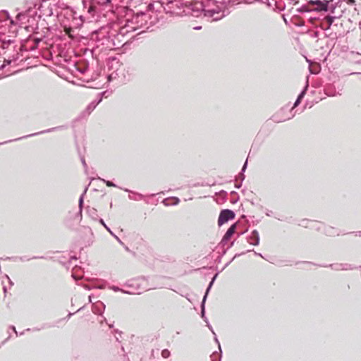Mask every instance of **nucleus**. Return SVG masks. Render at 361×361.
Masks as SVG:
<instances>
[{"label":"nucleus","mask_w":361,"mask_h":361,"mask_svg":"<svg viewBox=\"0 0 361 361\" xmlns=\"http://www.w3.org/2000/svg\"><path fill=\"white\" fill-rule=\"evenodd\" d=\"M82 164H83V165H84V166H85V165H86V163H85V159H82Z\"/></svg>","instance_id":"nucleus-31"},{"label":"nucleus","mask_w":361,"mask_h":361,"mask_svg":"<svg viewBox=\"0 0 361 361\" xmlns=\"http://www.w3.org/2000/svg\"><path fill=\"white\" fill-rule=\"evenodd\" d=\"M256 255H257L256 252H255ZM260 257H262V254H258Z\"/></svg>","instance_id":"nucleus-40"},{"label":"nucleus","mask_w":361,"mask_h":361,"mask_svg":"<svg viewBox=\"0 0 361 361\" xmlns=\"http://www.w3.org/2000/svg\"><path fill=\"white\" fill-rule=\"evenodd\" d=\"M99 222L101 223V224L102 226H104V227L111 234V235H114V233L111 231V229L105 224L104 220L102 219H101L99 220Z\"/></svg>","instance_id":"nucleus-17"},{"label":"nucleus","mask_w":361,"mask_h":361,"mask_svg":"<svg viewBox=\"0 0 361 361\" xmlns=\"http://www.w3.org/2000/svg\"><path fill=\"white\" fill-rule=\"evenodd\" d=\"M326 94H327L328 96L334 97V96H336L337 94L341 95V93L338 92V93L336 94V93H333V92H332V91H330V92H329V91H328V90H327V92H326Z\"/></svg>","instance_id":"nucleus-22"},{"label":"nucleus","mask_w":361,"mask_h":361,"mask_svg":"<svg viewBox=\"0 0 361 361\" xmlns=\"http://www.w3.org/2000/svg\"><path fill=\"white\" fill-rule=\"evenodd\" d=\"M89 302H92L91 296H89Z\"/></svg>","instance_id":"nucleus-37"},{"label":"nucleus","mask_w":361,"mask_h":361,"mask_svg":"<svg viewBox=\"0 0 361 361\" xmlns=\"http://www.w3.org/2000/svg\"><path fill=\"white\" fill-rule=\"evenodd\" d=\"M247 241L250 244L253 245H257L259 243V233L254 230L251 232V233L247 237Z\"/></svg>","instance_id":"nucleus-5"},{"label":"nucleus","mask_w":361,"mask_h":361,"mask_svg":"<svg viewBox=\"0 0 361 361\" xmlns=\"http://www.w3.org/2000/svg\"><path fill=\"white\" fill-rule=\"evenodd\" d=\"M203 17L207 21H216L225 16V11L218 5H208L202 9Z\"/></svg>","instance_id":"nucleus-2"},{"label":"nucleus","mask_w":361,"mask_h":361,"mask_svg":"<svg viewBox=\"0 0 361 361\" xmlns=\"http://www.w3.org/2000/svg\"><path fill=\"white\" fill-rule=\"evenodd\" d=\"M235 228H236V225L233 224L227 230L226 233H225L224 236L223 237L222 241L226 242V241L228 240L231 238V237L232 236V235L235 233Z\"/></svg>","instance_id":"nucleus-10"},{"label":"nucleus","mask_w":361,"mask_h":361,"mask_svg":"<svg viewBox=\"0 0 361 361\" xmlns=\"http://www.w3.org/2000/svg\"><path fill=\"white\" fill-rule=\"evenodd\" d=\"M301 11H305V12H307V11H309V10H308V9H307V8H306V7H305V6H304V7H302V8H301Z\"/></svg>","instance_id":"nucleus-25"},{"label":"nucleus","mask_w":361,"mask_h":361,"mask_svg":"<svg viewBox=\"0 0 361 361\" xmlns=\"http://www.w3.org/2000/svg\"><path fill=\"white\" fill-rule=\"evenodd\" d=\"M6 279L8 280V281L11 283V281L8 276H6Z\"/></svg>","instance_id":"nucleus-34"},{"label":"nucleus","mask_w":361,"mask_h":361,"mask_svg":"<svg viewBox=\"0 0 361 361\" xmlns=\"http://www.w3.org/2000/svg\"><path fill=\"white\" fill-rule=\"evenodd\" d=\"M329 2V0H325V1L317 0V1H314L313 3L318 6L317 8V10L327 11Z\"/></svg>","instance_id":"nucleus-8"},{"label":"nucleus","mask_w":361,"mask_h":361,"mask_svg":"<svg viewBox=\"0 0 361 361\" xmlns=\"http://www.w3.org/2000/svg\"><path fill=\"white\" fill-rule=\"evenodd\" d=\"M307 87H308V82L307 81L306 85H305V88L300 92V94L298 95L295 102L294 103L293 107L297 106L300 104V100L304 97V96L305 94V92H306V90H307Z\"/></svg>","instance_id":"nucleus-11"},{"label":"nucleus","mask_w":361,"mask_h":361,"mask_svg":"<svg viewBox=\"0 0 361 361\" xmlns=\"http://www.w3.org/2000/svg\"><path fill=\"white\" fill-rule=\"evenodd\" d=\"M161 355L163 357L167 358L170 355V352L168 350L165 349V350H162Z\"/></svg>","instance_id":"nucleus-18"},{"label":"nucleus","mask_w":361,"mask_h":361,"mask_svg":"<svg viewBox=\"0 0 361 361\" xmlns=\"http://www.w3.org/2000/svg\"><path fill=\"white\" fill-rule=\"evenodd\" d=\"M137 196L138 197V199L140 200L142 198V195L140 194H137Z\"/></svg>","instance_id":"nucleus-28"},{"label":"nucleus","mask_w":361,"mask_h":361,"mask_svg":"<svg viewBox=\"0 0 361 361\" xmlns=\"http://www.w3.org/2000/svg\"><path fill=\"white\" fill-rule=\"evenodd\" d=\"M72 276H73V278H75V279H77L74 273H73Z\"/></svg>","instance_id":"nucleus-35"},{"label":"nucleus","mask_w":361,"mask_h":361,"mask_svg":"<svg viewBox=\"0 0 361 361\" xmlns=\"http://www.w3.org/2000/svg\"><path fill=\"white\" fill-rule=\"evenodd\" d=\"M234 217L235 214L233 211L230 209H224L220 212L218 219V224L219 226H221L226 222H227L228 220L234 219Z\"/></svg>","instance_id":"nucleus-4"},{"label":"nucleus","mask_w":361,"mask_h":361,"mask_svg":"<svg viewBox=\"0 0 361 361\" xmlns=\"http://www.w3.org/2000/svg\"><path fill=\"white\" fill-rule=\"evenodd\" d=\"M216 276H217V274H216L213 277L212 281L209 283V286H208V288L207 289L206 293H205V295H204V296L203 298V300H202V304H201V309H202L201 313H202V318H204V303H205V301H206L207 293H208L209 289L211 288V287H212V284L214 283V281L215 280Z\"/></svg>","instance_id":"nucleus-7"},{"label":"nucleus","mask_w":361,"mask_h":361,"mask_svg":"<svg viewBox=\"0 0 361 361\" xmlns=\"http://www.w3.org/2000/svg\"><path fill=\"white\" fill-rule=\"evenodd\" d=\"M11 328H12V329L13 330V331H14V332L16 334V335H17V334H18V333H17V331H16V328H15L14 326H12Z\"/></svg>","instance_id":"nucleus-30"},{"label":"nucleus","mask_w":361,"mask_h":361,"mask_svg":"<svg viewBox=\"0 0 361 361\" xmlns=\"http://www.w3.org/2000/svg\"><path fill=\"white\" fill-rule=\"evenodd\" d=\"M104 310L105 305L101 301H97L92 305V312L96 314H102Z\"/></svg>","instance_id":"nucleus-6"},{"label":"nucleus","mask_w":361,"mask_h":361,"mask_svg":"<svg viewBox=\"0 0 361 361\" xmlns=\"http://www.w3.org/2000/svg\"><path fill=\"white\" fill-rule=\"evenodd\" d=\"M108 80H109V82H110V80H111V75L108 76Z\"/></svg>","instance_id":"nucleus-32"},{"label":"nucleus","mask_w":361,"mask_h":361,"mask_svg":"<svg viewBox=\"0 0 361 361\" xmlns=\"http://www.w3.org/2000/svg\"><path fill=\"white\" fill-rule=\"evenodd\" d=\"M240 186H241V183H239V184L236 183V184L235 185V187L236 188H240Z\"/></svg>","instance_id":"nucleus-26"},{"label":"nucleus","mask_w":361,"mask_h":361,"mask_svg":"<svg viewBox=\"0 0 361 361\" xmlns=\"http://www.w3.org/2000/svg\"><path fill=\"white\" fill-rule=\"evenodd\" d=\"M335 19H336V17H334V16L326 17L325 20H326V23H328V27H329L333 24Z\"/></svg>","instance_id":"nucleus-14"},{"label":"nucleus","mask_w":361,"mask_h":361,"mask_svg":"<svg viewBox=\"0 0 361 361\" xmlns=\"http://www.w3.org/2000/svg\"><path fill=\"white\" fill-rule=\"evenodd\" d=\"M335 269H341V270H348V269H351L352 268L350 267V265H348L347 264H338V265H336V267L334 268Z\"/></svg>","instance_id":"nucleus-13"},{"label":"nucleus","mask_w":361,"mask_h":361,"mask_svg":"<svg viewBox=\"0 0 361 361\" xmlns=\"http://www.w3.org/2000/svg\"><path fill=\"white\" fill-rule=\"evenodd\" d=\"M106 93V92H103L102 93L99 94V99L97 102H92L88 105L87 110L89 111V113L93 111L95 109V107L102 102V97L105 96Z\"/></svg>","instance_id":"nucleus-9"},{"label":"nucleus","mask_w":361,"mask_h":361,"mask_svg":"<svg viewBox=\"0 0 361 361\" xmlns=\"http://www.w3.org/2000/svg\"><path fill=\"white\" fill-rule=\"evenodd\" d=\"M85 288H87V289H88V290L90 289L89 286H87V285H85Z\"/></svg>","instance_id":"nucleus-36"},{"label":"nucleus","mask_w":361,"mask_h":361,"mask_svg":"<svg viewBox=\"0 0 361 361\" xmlns=\"http://www.w3.org/2000/svg\"><path fill=\"white\" fill-rule=\"evenodd\" d=\"M348 4H354V3H355V1H354V0H348Z\"/></svg>","instance_id":"nucleus-27"},{"label":"nucleus","mask_w":361,"mask_h":361,"mask_svg":"<svg viewBox=\"0 0 361 361\" xmlns=\"http://www.w3.org/2000/svg\"><path fill=\"white\" fill-rule=\"evenodd\" d=\"M132 200H138L137 198H134V196H132Z\"/></svg>","instance_id":"nucleus-38"},{"label":"nucleus","mask_w":361,"mask_h":361,"mask_svg":"<svg viewBox=\"0 0 361 361\" xmlns=\"http://www.w3.org/2000/svg\"><path fill=\"white\" fill-rule=\"evenodd\" d=\"M54 129H55V128L48 129V130H44V131L40 132V133H49V132L52 131V130H54ZM38 134H39V133H33V134H31V135H26V136H24V137H20V139H21V138H24V137H30V136H34V135H38ZM20 140V138L15 139L14 140Z\"/></svg>","instance_id":"nucleus-15"},{"label":"nucleus","mask_w":361,"mask_h":361,"mask_svg":"<svg viewBox=\"0 0 361 361\" xmlns=\"http://www.w3.org/2000/svg\"><path fill=\"white\" fill-rule=\"evenodd\" d=\"M172 200L174 201V202L171 203V204H173V205H176L180 202V200L178 197H173Z\"/></svg>","instance_id":"nucleus-23"},{"label":"nucleus","mask_w":361,"mask_h":361,"mask_svg":"<svg viewBox=\"0 0 361 361\" xmlns=\"http://www.w3.org/2000/svg\"><path fill=\"white\" fill-rule=\"evenodd\" d=\"M102 180H103V181L106 183V185L107 186H109V187H116V185H115L114 183H112L111 181H109V180H104V179H103Z\"/></svg>","instance_id":"nucleus-21"},{"label":"nucleus","mask_w":361,"mask_h":361,"mask_svg":"<svg viewBox=\"0 0 361 361\" xmlns=\"http://www.w3.org/2000/svg\"><path fill=\"white\" fill-rule=\"evenodd\" d=\"M211 359H212V361H220L221 360L220 355L216 353H213L211 355Z\"/></svg>","instance_id":"nucleus-16"},{"label":"nucleus","mask_w":361,"mask_h":361,"mask_svg":"<svg viewBox=\"0 0 361 361\" xmlns=\"http://www.w3.org/2000/svg\"><path fill=\"white\" fill-rule=\"evenodd\" d=\"M247 160H246V161L245 162V164H244V165L243 166L242 173H243L245 171V169L247 167ZM240 178H241L242 180L245 178V176L243 175V173L240 174Z\"/></svg>","instance_id":"nucleus-19"},{"label":"nucleus","mask_w":361,"mask_h":361,"mask_svg":"<svg viewBox=\"0 0 361 361\" xmlns=\"http://www.w3.org/2000/svg\"><path fill=\"white\" fill-rule=\"evenodd\" d=\"M167 13L175 16L189 15L192 11V1L185 0H166L161 3Z\"/></svg>","instance_id":"nucleus-1"},{"label":"nucleus","mask_w":361,"mask_h":361,"mask_svg":"<svg viewBox=\"0 0 361 361\" xmlns=\"http://www.w3.org/2000/svg\"><path fill=\"white\" fill-rule=\"evenodd\" d=\"M82 4H83L84 8H87V11L89 13L93 14V13L94 12V8H95L93 5L90 4V3H88L86 1H82Z\"/></svg>","instance_id":"nucleus-12"},{"label":"nucleus","mask_w":361,"mask_h":361,"mask_svg":"<svg viewBox=\"0 0 361 361\" xmlns=\"http://www.w3.org/2000/svg\"><path fill=\"white\" fill-rule=\"evenodd\" d=\"M83 195H84V194H82L79 199V208H80V212L82 211V204H83Z\"/></svg>","instance_id":"nucleus-20"},{"label":"nucleus","mask_w":361,"mask_h":361,"mask_svg":"<svg viewBox=\"0 0 361 361\" xmlns=\"http://www.w3.org/2000/svg\"><path fill=\"white\" fill-rule=\"evenodd\" d=\"M146 18L147 15L145 13L140 12L136 13L133 16L131 20H128L127 24L126 25V32L136 30L147 21Z\"/></svg>","instance_id":"nucleus-3"},{"label":"nucleus","mask_w":361,"mask_h":361,"mask_svg":"<svg viewBox=\"0 0 361 361\" xmlns=\"http://www.w3.org/2000/svg\"><path fill=\"white\" fill-rule=\"evenodd\" d=\"M112 235L117 240V241L119 243L123 244V242L121 241V240L117 235H116L114 233Z\"/></svg>","instance_id":"nucleus-24"},{"label":"nucleus","mask_w":361,"mask_h":361,"mask_svg":"<svg viewBox=\"0 0 361 361\" xmlns=\"http://www.w3.org/2000/svg\"><path fill=\"white\" fill-rule=\"evenodd\" d=\"M110 2H111V0H106L104 3H105V4H109V3H110Z\"/></svg>","instance_id":"nucleus-33"},{"label":"nucleus","mask_w":361,"mask_h":361,"mask_svg":"<svg viewBox=\"0 0 361 361\" xmlns=\"http://www.w3.org/2000/svg\"><path fill=\"white\" fill-rule=\"evenodd\" d=\"M168 200V199H165L163 202L166 204V205H169V203H166V201Z\"/></svg>","instance_id":"nucleus-29"},{"label":"nucleus","mask_w":361,"mask_h":361,"mask_svg":"<svg viewBox=\"0 0 361 361\" xmlns=\"http://www.w3.org/2000/svg\"><path fill=\"white\" fill-rule=\"evenodd\" d=\"M4 292H6V287H4Z\"/></svg>","instance_id":"nucleus-39"}]
</instances>
